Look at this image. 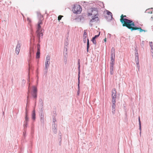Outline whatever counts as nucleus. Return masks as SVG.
Wrapping results in <instances>:
<instances>
[{"mask_svg":"<svg viewBox=\"0 0 153 153\" xmlns=\"http://www.w3.org/2000/svg\"><path fill=\"white\" fill-rule=\"evenodd\" d=\"M149 45L151 47V49H152V46H153V43L152 42H149Z\"/></svg>","mask_w":153,"mask_h":153,"instance_id":"obj_24","label":"nucleus"},{"mask_svg":"<svg viewBox=\"0 0 153 153\" xmlns=\"http://www.w3.org/2000/svg\"><path fill=\"white\" fill-rule=\"evenodd\" d=\"M35 111H33V114H32V119H33L35 120Z\"/></svg>","mask_w":153,"mask_h":153,"instance_id":"obj_16","label":"nucleus"},{"mask_svg":"<svg viewBox=\"0 0 153 153\" xmlns=\"http://www.w3.org/2000/svg\"><path fill=\"white\" fill-rule=\"evenodd\" d=\"M92 42H93V43L94 44H96V41L95 40V39H94L93 38H92Z\"/></svg>","mask_w":153,"mask_h":153,"instance_id":"obj_23","label":"nucleus"},{"mask_svg":"<svg viewBox=\"0 0 153 153\" xmlns=\"http://www.w3.org/2000/svg\"><path fill=\"white\" fill-rule=\"evenodd\" d=\"M115 57L111 56V62H115Z\"/></svg>","mask_w":153,"mask_h":153,"instance_id":"obj_14","label":"nucleus"},{"mask_svg":"<svg viewBox=\"0 0 153 153\" xmlns=\"http://www.w3.org/2000/svg\"><path fill=\"white\" fill-rule=\"evenodd\" d=\"M88 16H96L98 14V11L95 8H91L88 10Z\"/></svg>","mask_w":153,"mask_h":153,"instance_id":"obj_3","label":"nucleus"},{"mask_svg":"<svg viewBox=\"0 0 153 153\" xmlns=\"http://www.w3.org/2000/svg\"><path fill=\"white\" fill-rule=\"evenodd\" d=\"M87 51L88 52V48L89 47V41L88 39H87Z\"/></svg>","mask_w":153,"mask_h":153,"instance_id":"obj_15","label":"nucleus"},{"mask_svg":"<svg viewBox=\"0 0 153 153\" xmlns=\"http://www.w3.org/2000/svg\"><path fill=\"white\" fill-rule=\"evenodd\" d=\"M126 17V16L123 15V14L121 15L120 16V21L122 24L123 26L127 27L131 31L138 30L140 32H145V30L142 29L141 27H136L134 22L132 20L124 18Z\"/></svg>","mask_w":153,"mask_h":153,"instance_id":"obj_1","label":"nucleus"},{"mask_svg":"<svg viewBox=\"0 0 153 153\" xmlns=\"http://www.w3.org/2000/svg\"><path fill=\"white\" fill-rule=\"evenodd\" d=\"M56 121V120H53V122H55V121Z\"/></svg>","mask_w":153,"mask_h":153,"instance_id":"obj_36","label":"nucleus"},{"mask_svg":"<svg viewBox=\"0 0 153 153\" xmlns=\"http://www.w3.org/2000/svg\"><path fill=\"white\" fill-rule=\"evenodd\" d=\"M21 45L19 43L17 44L16 49V53L18 54L19 52Z\"/></svg>","mask_w":153,"mask_h":153,"instance_id":"obj_7","label":"nucleus"},{"mask_svg":"<svg viewBox=\"0 0 153 153\" xmlns=\"http://www.w3.org/2000/svg\"><path fill=\"white\" fill-rule=\"evenodd\" d=\"M82 10V8L80 5H76L74 6L73 11L75 13L79 14L81 12Z\"/></svg>","mask_w":153,"mask_h":153,"instance_id":"obj_4","label":"nucleus"},{"mask_svg":"<svg viewBox=\"0 0 153 153\" xmlns=\"http://www.w3.org/2000/svg\"><path fill=\"white\" fill-rule=\"evenodd\" d=\"M40 50H37L36 54V58H39L40 56Z\"/></svg>","mask_w":153,"mask_h":153,"instance_id":"obj_12","label":"nucleus"},{"mask_svg":"<svg viewBox=\"0 0 153 153\" xmlns=\"http://www.w3.org/2000/svg\"><path fill=\"white\" fill-rule=\"evenodd\" d=\"M137 65H138L139 64V62H137V63H136Z\"/></svg>","mask_w":153,"mask_h":153,"instance_id":"obj_35","label":"nucleus"},{"mask_svg":"<svg viewBox=\"0 0 153 153\" xmlns=\"http://www.w3.org/2000/svg\"><path fill=\"white\" fill-rule=\"evenodd\" d=\"M37 50H40V45L38 44L37 45Z\"/></svg>","mask_w":153,"mask_h":153,"instance_id":"obj_21","label":"nucleus"},{"mask_svg":"<svg viewBox=\"0 0 153 153\" xmlns=\"http://www.w3.org/2000/svg\"><path fill=\"white\" fill-rule=\"evenodd\" d=\"M94 17L90 21V22H97L99 21V18L98 16H94Z\"/></svg>","mask_w":153,"mask_h":153,"instance_id":"obj_8","label":"nucleus"},{"mask_svg":"<svg viewBox=\"0 0 153 153\" xmlns=\"http://www.w3.org/2000/svg\"><path fill=\"white\" fill-rule=\"evenodd\" d=\"M79 92H80V87H79V88H78V91H77V94L79 95Z\"/></svg>","mask_w":153,"mask_h":153,"instance_id":"obj_30","label":"nucleus"},{"mask_svg":"<svg viewBox=\"0 0 153 153\" xmlns=\"http://www.w3.org/2000/svg\"><path fill=\"white\" fill-rule=\"evenodd\" d=\"M139 121H140V117H139Z\"/></svg>","mask_w":153,"mask_h":153,"instance_id":"obj_38","label":"nucleus"},{"mask_svg":"<svg viewBox=\"0 0 153 153\" xmlns=\"http://www.w3.org/2000/svg\"><path fill=\"white\" fill-rule=\"evenodd\" d=\"M25 120L26 121H27V115H26V117H25Z\"/></svg>","mask_w":153,"mask_h":153,"instance_id":"obj_32","label":"nucleus"},{"mask_svg":"<svg viewBox=\"0 0 153 153\" xmlns=\"http://www.w3.org/2000/svg\"><path fill=\"white\" fill-rule=\"evenodd\" d=\"M100 33H99V34L98 35H95L94 37H93V38L94 39H95L97 37H98L100 35Z\"/></svg>","mask_w":153,"mask_h":153,"instance_id":"obj_25","label":"nucleus"},{"mask_svg":"<svg viewBox=\"0 0 153 153\" xmlns=\"http://www.w3.org/2000/svg\"><path fill=\"white\" fill-rule=\"evenodd\" d=\"M115 112V109L112 108V112L113 114H114Z\"/></svg>","mask_w":153,"mask_h":153,"instance_id":"obj_19","label":"nucleus"},{"mask_svg":"<svg viewBox=\"0 0 153 153\" xmlns=\"http://www.w3.org/2000/svg\"><path fill=\"white\" fill-rule=\"evenodd\" d=\"M111 56L115 57V49L114 48H112L111 49Z\"/></svg>","mask_w":153,"mask_h":153,"instance_id":"obj_9","label":"nucleus"},{"mask_svg":"<svg viewBox=\"0 0 153 153\" xmlns=\"http://www.w3.org/2000/svg\"><path fill=\"white\" fill-rule=\"evenodd\" d=\"M104 41L105 42L106 41V38L104 39Z\"/></svg>","mask_w":153,"mask_h":153,"instance_id":"obj_34","label":"nucleus"},{"mask_svg":"<svg viewBox=\"0 0 153 153\" xmlns=\"http://www.w3.org/2000/svg\"><path fill=\"white\" fill-rule=\"evenodd\" d=\"M114 62H110V69H114Z\"/></svg>","mask_w":153,"mask_h":153,"instance_id":"obj_13","label":"nucleus"},{"mask_svg":"<svg viewBox=\"0 0 153 153\" xmlns=\"http://www.w3.org/2000/svg\"><path fill=\"white\" fill-rule=\"evenodd\" d=\"M83 38H86L87 37V35H83Z\"/></svg>","mask_w":153,"mask_h":153,"instance_id":"obj_31","label":"nucleus"},{"mask_svg":"<svg viewBox=\"0 0 153 153\" xmlns=\"http://www.w3.org/2000/svg\"><path fill=\"white\" fill-rule=\"evenodd\" d=\"M116 91L115 88H114L112 91V100H115L116 97Z\"/></svg>","mask_w":153,"mask_h":153,"instance_id":"obj_6","label":"nucleus"},{"mask_svg":"<svg viewBox=\"0 0 153 153\" xmlns=\"http://www.w3.org/2000/svg\"><path fill=\"white\" fill-rule=\"evenodd\" d=\"M107 14L110 17V18L111 19H112V14L111 13L109 12L108 10L107 11Z\"/></svg>","mask_w":153,"mask_h":153,"instance_id":"obj_11","label":"nucleus"},{"mask_svg":"<svg viewBox=\"0 0 153 153\" xmlns=\"http://www.w3.org/2000/svg\"><path fill=\"white\" fill-rule=\"evenodd\" d=\"M42 24V21L40 20L38 23L37 27V28L36 33L37 34V36L39 39L41 37H42L43 36L42 30L41 28V25Z\"/></svg>","mask_w":153,"mask_h":153,"instance_id":"obj_2","label":"nucleus"},{"mask_svg":"<svg viewBox=\"0 0 153 153\" xmlns=\"http://www.w3.org/2000/svg\"><path fill=\"white\" fill-rule=\"evenodd\" d=\"M33 97L34 98H36V97H37L36 93H33Z\"/></svg>","mask_w":153,"mask_h":153,"instance_id":"obj_22","label":"nucleus"},{"mask_svg":"<svg viewBox=\"0 0 153 153\" xmlns=\"http://www.w3.org/2000/svg\"><path fill=\"white\" fill-rule=\"evenodd\" d=\"M63 17V16L61 15H59L58 17V20L59 21L61 20L62 17Z\"/></svg>","mask_w":153,"mask_h":153,"instance_id":"obj_20","label":"nucleus"},{"mask_svg":"<svg viewBox=\"0 0 153 153\" xmlns=\"http://www.w3.org/2000/svg\"><path fill=\"white\" fill-rule=\"evenodd\" d=\"M137 58L138 59V56H137Z\"/></svg>","mask_w":153,"mask_h":153,"instance_id":"obj_40","label":"nucleus"},{"mask_svg":"<svg viewBox=\"0 0 153 153\" xmlns=\"http://www.w3.org/2000/svg\"><path fill=\"white\" fill-rule=\"evenodd\" d=\"M83 42H84L85 43L86 42V38H83Z\"/></svg>","mask_w":153,"mask_h":153,"instance_id":"obj_27","label":"nucleus"},{"mask_svg":"<svg viewBox=\"0 0 153 153\" xmlns=\"http://www.w3.org/2000/svg\"><path fill=\"white\" fill-rule=\"evenodd\" d=\"M87 35V33H86V31L84 30L83 35Z\"/></svg>","mask_w":153,"mask_h":153,"instance_id":"obj_29","label":"nucleus"},{"mask_svg":"<svg viewBox=\"0 0 153 153\" xmlns=\"http://www.w3.org/2000/svg\"><path fill=\"white\" fill-rule=\"evenodd\" d=\"M110 73L111 74V75H112L113 74L114 72H113V69H110Z\"/></svg>","mask_w":153,"mask_h":153,"instance_id":"obj_26","label":"nucleus"},{"mask_svg":"<svg viewBox=\"0 0 153 153\" xmlns=\"http://www.w3.org/2000/svg\"><path fill=\"white\" fill-rule=\"evenodd\" d=\"M80 83V80H79V77H78V88H79V87H80L79 86Z\"/></svg>","mask_w":153,"mask_h":153,"instance_id":"obj_17","label":"nucleus"},{"mask_svg":"<svg viewBox=\"0 0 153 153\" xmlns=\"http://www.w3.org/2000/svg\"><path fill=\"white\" fill-rule=\"evenodd\" d=\"M78 64L79 65V68L80 66V60L79 59L78 60Z\"/></svg>","mask_w":153,"mask_h":153,"instance_id":"obj_28","label":"nucleus"},{"mask_svg":"<svg viewBox=\"0 0 153 153\" xmlns=\"http://www.w3.org/2000/svg\"><path fill=\"white\" fill-rule=\"evenodd\" d=\"M33 91L34 93H36L37 92V89L35 87H34L33 88Z\"/></svg>","mask_w":153,"mask_h":153,"instance_id":"obj_18","label":"nucleus"},{"mask_svg":"<svg viewBox=\"0 0 153 153\" xmlns=\"http://www.w3.org/2000/svg\"><path fill=\"white\" fill-rule=\"evenodd\" d=\"M150 13H152V11H151V12H150Z\"/></svg>","mask_w":153,"mask_h":153,"instance_id":"obj_37","label":"nucleus"},{"mask_svg":"<svg viewBox=\"0 0 153 153\" xmlns=\"http://www.w3.org/2000/svg\"><path fill=\"white\" fill-rule=\"evenodd\" d=\"M139 125H140V128H141V123H140V121H139Z\"/></svg>","mask_w":153,"mask_h":153,"instance_id":"obj_33","label":"nucleus"},{"mask_svg":"<svg viewBox=\"0 0 153 153\" xmlns=\"http://www.w3.org/2000/svg\"><path fill=\"white\" fill-rule=\"evenodd\" d=\"M112 102L113 103V104L111 105V107L112 108H115L116 107V105H115V102H116V100H112Z\"/></svg>","mask_w":153,"mask_h":153,"instance_id":"obj_10","label":"nucleus"},{"mask_svg":"<svg viewBox=\"0 0 153 153\" xmlns=\"http://www.w3.org/2000/svg\"><path fill=\"white\" fill-rule=\"evenodd\" d=\"M50 57L49 56H47L46 57L45 62V66L46 68H47L49 66L50 63Z\"/></svg>","mask_w":153,"mask_h":153,"instance_id":"obj_5","label":"nucleus"},{"mask_svg":"<svg viewBox=\"0 0 153 153\" xmlns=\"http://www.w3.org/2000/svg\"><path fill=\"white\" fill-rule=\"evenodd\" d=\"M151 17H152V18L153 19V16H152Z\"/></svg>","mask_w":153,"mask_h":153,"instance_id":"obj_39","label":"nucleus"}]
</instances>
